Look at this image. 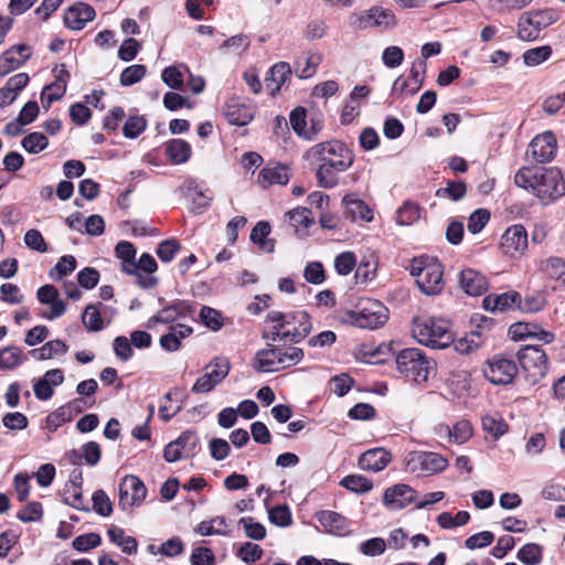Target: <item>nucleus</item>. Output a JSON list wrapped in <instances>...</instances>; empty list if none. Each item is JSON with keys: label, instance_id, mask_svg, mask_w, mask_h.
Masks as SVG:
<instances>
[{"label": "nucleus", "instance_id": "f257e3e1", "mask_svg": "<svg viewBox=\"0 0 565 565\" xmlns=\"http://www.w3.org/2000/svg\"><path fill=\"white\" fill-rule=\"evenodd\" d=\"M316 164L318 186L333 189L339 184V174L354 162L353 151L340 140H328L313 145L305 154Z\"/></svg>", "mask_w": 565, "mask_h": 565}, {"label": "nucleus", "instance_id": "f03ea898", "mask_svg": "<svg viewBox=\"0 0 565 565\" xmlns=\"http://www.w3.org/2000/svg\"><path fill=\"white\" fill-rule=\"evenodd\" d=\"M514 184L541 201L552 202L565 195V179L556 167H522L514 175Z\"/></svg>", "mask_w": 565, "mask_h": 565}, {"label": "nucleus", "instance_id": "7ed1b4c3", "mask_svg": "<svg viewBox=\"0 0 565 565\" xmlns=\"http://www.w3.org/2000/svg\"><path fill=\"white\" fill-rule=\"evenodd\" d=\"M414 339L433 349H445L452 342L448 322L433 317H417L413 320Z\"/></svg>", "mask_w": 565, "mask_h": 565}, {"label": "nucleus", "instance_id": "20e7f679", "mask_svg": "<svg viewBox=\"0 0 565 565\" xmlns=\"http://www.w3.org/2000/svg\"><path fill=\"white\" fill-rule=\"evenodd\" d=\"M409 273L416 277V284L425 295H438L444 288L443 266L434 257H415L409 265Z\"/></svg>", "mask_w": 565, "mask_h": 565}, {"label": "nucleus", "instance_id": "39448f33", "mask_svg": "<svg viewBox=\"0 0 565 565\" xmlns=\"http://www.w3.org/2000/svg\"><path fill=\"white\" fill-rule=\"evenodd\" d=\"M117 257L121 259V270L137 277V284L145 289L157 285V278L152 274L157 270L156 259L148 253H143L139 260H135L137 249H115Z\"/></svg>", "mask_w": 565, "mask_h": 565}, {"label": "nucleus", "instance_id": "423d86ee", "mask_svg": "<svg viewBox=\"0 0 565 565\" xmlns=\"http://www.w3.org/2000/svg\"><path fill=\"white\" fill-rule=\"evenodd\" d=\"M397 370L408 381L415 383L427 382L433 362L429 361L424 352L418 348H407L398 351L395 356Z\"/></svg>", "mask_w": 565, "mask_h": 565}, {"label": "nucleus", "instance_id": "0eeeda50", "mask_svg": "<svg viewBox=\"0 0 565 565\" xmlns=\"http://www.w3.org/2000/svg\"><path fill=\"white\" fill-rule=\"evenodd\" d=\"M518 362L529 385L537 384L547 373L546 352L541 345H525L516 353Z\"/></svg>", "mask_w": 565, "mask_h": 565}, {"label": "nucleus", "instance_id": "6e6552de", "mask_svg": "<svg viewBox=\"0 0 565 565\" xmlns=\"http://www.w3.org/2000/svg\"><path fill=\"white\" fill-rule=\"evenodd\" d=\"M556 21L551 9L525 12L518 21V36L523 41H535L543 29Z\"/></svg>", "mask_w": 565, "mask_h": 565}, {"label": "nucleus", "instance_id": "1a4fd4ad", "mask_svg": "<svg viewBox=\"0 0 565 565\" xmlns=\"http://www.w3.org/2000/svg\"><path fill=\"white\" fill-rule=\"evenodd\" d=\"M205 373L193 384L191 392L209 393L223 382L231 371V362L226 356H216L204 367Z\"/></svg>", "mask_w": 565, "mask_h": 565}, {"label": "nucleus", "instance_id": "9d476101", "mask_svg": "<svg viewBox=\"0 0 565 565\" xmlns=\"http://www.w3.org/2000/svg\"><path fill=\"white\" fill-rule=\"evenodd\" d=\"M519 372L518 364L512 356L497 354L488 360L483 367L484 377L494 385H508L513 382Z\"/></svg>", "mask_w": 565, "mask_h": 565}, {"label": "nucleus", "instance_id": "9b49d317", "mask_svg": "<svg viewBox=\"0 0 565 565\" xmlns=\"http://www.w3.org/2000/svg\"><path fill=\"white\" fill-rule=\"evenodd\" d=\"M386 308L383 307L382 303L374 301L356 311L348 310L343 321L361 329L373 330L382 327L386 322Z\"/></svg>", "mask_w": 565, "mask_h": 565}, {"label": "nucleus", "instance_id": "f8f14e48", "mask_svg": "<svg viewBox=\"0 0 565 565\" xmlns=\"http://www.w3.org/2000/svg\"><path fill=\"white\" fill-rule=\"evenodd\" d=\"M147 488L142 480L134 475L125 476L118 486V507L129 511L139 507L146 499Z\"/></svg>", "mask_w": 565, "mask_h": 565}, {"label": "nucleus", "instance_id": "ddd939ff", "mask_svg": "<svg viewBox=\"0 0 565 565\" xmlns=\"http://www.w3.org/2000/svg\"><path fill=\"white\" fill-rule=\"evenodd\" d=\"M448 467V460L430 451H413L407 457V469L412 472L434 475L444 471Z\"/></svg>", "mask_w": 565, "mask_h": 565}, {"label": "nucleus", "instance_id": "4468645a", "mask_svg": "<svg viewBox=\"0 0 565 565\" xmlns=\"http://www.w3.org/2000/svg\"><path fill=\"white\" fill-rule=\"evenodd\" d=\"M556 152V138L551 131L535 136L527 150V153L537 163H547L552 161L555 158Z\"/></svg>", "mask_w": 565, "mask_h": 565}, {"label": "nucleus", "instance_id": "2eb2a0df", "mask_svg": "<svg viewBox=\"0 0 565 565\" xmlns=\"http://www.w3.org/2000/svg\"><path fill=\"white\" fill-rule=\"evenodd\" d=\"M426 67L427 64L424 60L414 62L408 78L397 77L393 83L392 93L415 95L423 85L424 77L420 74L426 72Z\"/></svg>", "mask_w": 565, "mask_h": 565}, {"label": "nucleus", "instance_id": "dca6fc26", "mask_svg": "<svg viewBox=\"0 0 565 565\" xmlns=\"http://www.w3.org/2000/svg\"><path fill=\"white\" fill-rule=\"evenodd\" d=\"M292 68L287 62L275 63L266 73L264 84L267 93L276 97L282 86L291 79Z\"/></svg>", "mask_w": 565, "mask_h": 565}, {"label": "nucleus", "instance_id": "f3484780", "mask_svg": "<svg viewBox=\"0 0 565 565\" xmlns=\"http://www.w3.org/2000/svg\"><path fill=\"white\" fill-rule=\"evenodd\" d=\"M254 369L258 372H276L284 367L282 349L273 343L255 354Z\"/></svg>", "mask_w": 565, "mask_h": 565}, {"label": "nucleus", "instance_id": "a211bd4d", "mask_svg": "<svg viewBox=\"0 0 565 565\" xmlns=\"http://www.w3.org/2000/svg\"><path fill=\"white\" fill-rule=\"evenodd\" d=\"M31 56V47L26 44L13 45L0 55V77L22 66Z\"/></svg>", "mask_w": 565, "mask_h": 565}, {"label": "nucleus", "instance_id": "6ab92c4d", "mask_svg": "<svg viewBox=\"0 0 565 565\" xmlns=\"http://www.w3.org/2000/svg\"><path fill=\"white\" fill-rule=\"evenodd\" d=\"M291 178L290 168L280 162H268L258 173L257 183L266 189L270 185H286Z\"/></svg>", "mask_w": 565, "mask_h": 565}, {"label": "nucleus", "instance_id": "aec40b11", "mask_svg": "<svg viewBox=\"0 0 565 565\" xmlns=\"http://www.w3.org/2000/svg\"><path fill=\"white\" fill-rule=\"evenodd\" d=\"M70 77L71 74L66 66L61 64L58 74L55 75V81L42 89L41 103L45 109H49L52 103L60 100L65 95Z\"/></svg>", "mask_w": 565, "mask_h": 565}, {"label": "nucleus", "instance_id": "412c9836", "mask_svg": "<svg viewBox=\"0 0 565 565\" xmlns=\"http://www.w3.org/2000/svg\"><path fill=\"white\" fill-rule=\"evenodd\" d=\"M323 530L332 535L345 536L351 533V521L338 512L324 510L316 514Z\"/></svg>", "mask_w": 565, "mask_h": 565}, {"label": "nucleus", "instance_id": "4be33fe9", "mask_svg": "<svg viewBox=\"0 0 565 565\" xmlns=\"http://www.w3.org/2000/svg\"><path fill=\"white\" fill-rule=\"evenodd\" d=\"M95 9L85 2H77L64 12V23L71 30H82L95 19Z\"/></svg>", "mask_w": 565, "mask_h": 565}, {"label": "nucleus", "instance_id": "5701e85b", "mask_svg": "<svg viewBox=\"0 0 565 565\" xmlns=\"http://www.w3.org/2000/svg\"><path fill=\"white\" fill-rule=\"evenodd\" d=\"M416 490L408 484L399 483L384 492V504L393 510H402L416 501Z\"/></svg>", "mask_w": 565, "mask_h": 565}, {"label": "nucleus", "instance_id": "b1692460", "mask_svg": "<svg viewBox=\"0 0 565 565\" xmlns=\"http://www.w3.org/2000/svg\"><path fill=\"white\" fill-rule=\"evenodd\" d=\"M520 292L510 290L502 294H489L482 300V306L490 312H503L508 310H518Z\"/></svg>", "mask_w": 565, "mask_h": 565}, {"label": "nucleus", "instance_id": "393cba45", "mask_svg": "<svg viewBox=\"0 0 565 565\" xmlns=\"http://www.w3.org/2000/svg\"><path fill=\"white\" fill-rule=\"evenodd\" d=\"M284 222L295 234H307L308 228L315 224V217L310 209L297 206L284 214Z\"/></svg>", "mask_w": 565, "mask_h": 565}, {"label": "nucleus", "instance_id": "a878e982", "mask_svg": "<svg viewBox=\"0 0 565 565\" xmlns=\"http://www.w3.org/2000/svg\"><path fill=\"white\" fill-rule=\"evenodd\" d=\"M345 215L352 221L371 222L374 217L373 210L354 194H347L342 199Z\"/></svg>", "mask_w": 565, "mask_h": 565}, {"label": "nucleus", "instance_id": "bb28decb", "mask_svg": "<svg viewBox=\"0 0 565 565\" xmlns=\"http://www.w3.org/2000/svg\"><path fill=\"white\" fill-rule=\"evenodd\" d=\"M392 457L383 448H373L363 452L359 458V466L363 470L379 472L391 461Z\"/></svg>", "mask_w": 565, "mask_h": 565}, {"label": "nucleus", "instance_id": "cd10ccee", "mask_svg": "<svg viewBox=\"0 0 565 565\" xmlns=\"http://www.w3.org/2000/svg\"><path fill=\"white\" fill-rule=\"evenodd\" d=\"M460 285L469 296H480L488 289L487 278L480 271L471 268L461 270Z\"/></svg>", "mask_w": 565, "mask_h": 565}, {"label": "nucleus", "instance_id": "c85d7f7f", "mask_svg": "<svg viewBox=\"0 0 565 565\" xmlns=\"http://www.w3.org/2000/svg\"><path fill=\"white\" fill-rule=\"evenodd\" d=\"M224 116L228 124L241 127L248 125L254 118L252 108L237 99H231L225 105Z\"/></svg>", "mask_w": 565, "mask_h": 565}, {"label": "nucleus", "instance_id": "c756f323", "mask_svg": "<svg viewBox=\"0 0 565 565\" xmlns=\"http://www.w3.org/2000/svg\"><path fill=\"white\" fill-rule=\"evenodd\" d=\"M547 306V292L544 289L520 294L518 310L522 313H537Z\"/></svg>", "mask_w": 565, "mask_h": 565}, {"label": "nucleus", "instance_id": "7c9ffc66", "mask_svg": "<svg viewBox=\"0 0 565 565\" xmlns=\"http://www.w3.org/2000/svg\"><path fill=\"white\" fill-rule=\"evenodd\" d=\"M322 61L320 53L305 52L295 61V74L300 79L312 77Z\"/></svg>", "mask_w": 565, "mask_h": 565}, {"label": "nucleus", "instance_id": "2f4dec72", "mask_svg": "<svg viewBox=\"0 0 565 565\" xmlns=\"http://www.w3.org/2000/svg\"><path fill=\"white\" fill-rule=\"evenodd\" d=\"M191 154L192 147L183 139H171L166 143V156L172 164L186 162Z\"/></svg>", "mask_w": 565, "mask_h": 565}, {"label": "nucleus", "instance_id": "473e14b6", "mask_svg": "<svg viewBox=\"0 0 565 565\" xmlns=\"http://www.w3.org/2000/svg\"><path fill=\"white\" fill-rule=\"evenodd\" d=\"M102 310L106 311L107 306L102 302L88 305L82 313V323L90 332H99L105 328L102 318Z\"/></svg>", "mask_w": 565, "mask_h": 565}, {"label": "nucleus", "instance_id": "72a5a7b5", "mask_svg": "<svg viewBox=\"0 0 565 565\" xmlns=\"http://www.w3.org/2000/svg\"><path fill=\"white\" fill-rule=\"evenodd\" d=\"M108 539L111 543L121 548L122 553L135 555L138 552V542L134 536H126L125 531L118 526H110L107 530Z\"/></svg>", "mask_w": 565, "mask_h": 565}, {"label": "nucleus", "instance_id": "f704fd0d", "mask_svg": "<svg viewBox=\"0 0 565 565\" xmlns=\"http://www.w3.org/2000/svg\"><path fill=\"white\" fill-rule=\"evenodd\" d=\"M500 247H527V232L522 224L508 227L501 237Z\"/></svg>", "mask_w": 565, "mask_h": 565}, {"label": "nucleus", "instance_id": "c9c22d12", "mask_svg": "<svg viewBox=\"0 0 565 565\" xmlns=\"http://www.w3.org/2000/svg\"><path fill=\"white\" fill-rule=\"evenodd\" d=\"M291 335V343H299L309 335L312 330L311 317L307 311H296V324L288 329Z\"/></svg>", "mask_w": 565, "mask_h": 565}, {"label": "nucleus", "instance_id": "e433bc0d", "mask_svg": "<svg viewBox=\"0 0 565 565\" xmlns=\"http://www.w3.org/2000/svg\"><path fill=\"white\" fill-rule=\"evenodd\" d=\"M540 269L551 279L565 286V260L563 258H546L540 263Z\"/></svg>", "mask_w": 565, "mask_h": 565}, {"label": "nucleus", "instance_id": "4c0bfd02", "mask_svg": "<svg viewBox=\"0 0 565 565\" xmlns=\"http://www.w3.org/2000/svg\"><path fill=\"white\" fill-rule=\"evenodd\" d=\"M68 351V347L62 340H52L44 343L40 349L30 351L31 355L38 360H49L55 355H63Z\"/></svg>", "mask_w": 565, "mask_h": 565}, {"label": "nucleus", "instance_id": "58836bf2", "mask_svg": "<svg viewBox=\"0 0 565 565\" xmlns=\"http://www.w3.org/2000/svg\"><path fill=\"white\" fill-rule=\"evenodd\" d=\"M482 428L494 439H499L508 431L509 426L500 415L487 414L482 417Z\"/></svg>", "mask_w": 565, "mask_h": 565}, {"label": "nucleus", "instance_id": "ea45409f", "mask_svg": "<svg viewBox=\"0 0 565 565\" xmlns=\"http://www.w3.org/2000/svg\"><path fill=\"white\" fill-rule=\"evenodd\" d=\"M422 207L419 204L405 201L396 211V222L399 225H412L420 218Z\"/></svg>", "mask_w": 565, "mask_h": 565}, {"label": "nucleus", "instance_id": "a19ab883", "mask_svg": "<svg viewBox=\"0 0 565 565\" xmlns=\"http://www.w3.org/2000/svg\"><path fill=\"white\" fill-rule=\"evenodd\" d=\"M183 451L184 459L193 458L200 447V438L193 430H185L175 439Z\"/></svg>", "mask_w": 565, "mask_h": 565}, {"label": "nucleus", "instance_id": "79ce46f5", "mask_svg": "<svg viewBox=\"0 0 565 565\" xmlns=\"http://www.w3.org/2000/svg\"><path fill=\"white\" fill-rule=\"evenodd\" d=\"M373 18V25L383 28L384 30L393 29L397 24V20L392 10L382 7H372L369 9Z\"/></svg>", "mask_w": 565, "mask_h": 565}, {"label": "nucleus", "instance_id": "37998d69", "mask_svg": "<svg viewBox=\"0 0 565 565\" xmlns=\"http://www.w3.org/2000/svg\"><path fill=\"white\" fill-rule=\"evenodd\" d=\"M340 484L358 494L366 493L373 488L372 481L361 475H348L340 481Z\"/></svg>", "mask_w": 565, "mask_h": 565}, {"label": "nucleus", "instance_id": "c03bdc74", "mask_svg": "<svg viewBox=\"0 0 565 565\" xmlns=\"http://www.w3.org/2000/svg\"><path fill=\"white\" fill-rule=\"evenodd\" d=\"M185 303L182 301H177L170 306L164 307L161 309L153 318L156 322L160 323H172L174 322L179 317L185 315Z\"/></svg>", "mask_w": 565, "mask_h": 565}, {"label": "nucleus", "instance_id": "a18cd8bd", "mask_svg": "<svg viewBox=\"0 0 565 565\" xmlns=\"http://www.w3.org/2000/svg\"><path fill=\"white\" fill-rule=\"evenodd\" d=\"M225 526H227L226 519L224 516H215L200 522L195 531L202 536L226 535V531L222 529Z\"/></svg>", "mask_w": 565, "mask_h": 565}, {"label": "nucleus", "instance_id": "49530a36", "mask_svg": "<svg viewBox=\"0 0 565 565\" xmlns=\"http://www.w3.org/2000/svg\"><path fill=\"white\" fill-rule=\"evenodd\" d=\"M524 565H539L542 562V547L536 543L523 545L516 555Z\"/></svg>", "mask_w": 565, "mask_h": 565}, {"label": "nucleus", "instance_id": "de8ad7c7", "mask_svg": "<svg viewBox=\"0 0 565 565\" xmlns=\"http://www.w3.org/2000/svg\"><path fill=\"white\" fill-rule=\"evenodd\" d=\"M552 47L550 45H543L526 50L523 55V62L527 66H536L547 61L552 55Z\"/></svg>", "mask_w": 565, "mask_h": 565}, {"label": "nucleus", "instance_id": "09e8293b", "mask_svg": "<svg viewBox=\"0 0 565 565\" xmlns=\"http://www.w3.org/2000/svg\"><path fill=\"white\" fill-rule=\"evenodd\" d=\"M147 119L141 115L129 116L124 124L122 134L128 139H135L147 128Z\"/></svg>", "mask_w": 565, "mask_h": 565}, {"label": "nucleus", "instance_id": "8fccbe9b", "mask_svg": "<svg viewBox=\"0 0 565 565\" xmlns=\"http://www.w3.org/2000/svg\"><path fill=\"white\" fill-rule=\"evenodd\" d=\"M75 268L76 259L71 255H65L50 269L49 276L51 279L60 281L64 276L74 271Z\"/></svg>", "mask_w": 565, "mask_h": 565}, {"label": "nucleus", "instance_id": "3c124183", "mask_svg": "<svg viewBox=\"0 0 565 565\" xmlns=\"http://www.w3.org/2000/svg\"><path fill=\"white\" fill-rule=\"evenodd\" d=\"M21 145L29 153H39L49 146V139L42 132H31L22 139Z\"/></svg>", "mask_w": 565, "mask_h": 565}, {"label": "nucleus", "instance_id": "603ef678", "mask_svg": "<svg viewBox=\"0 0 565 565\" xmlns=\"http://www.w3.org/2000/svg\"><path fill=\"white\" fill-rule=\"evenodd\" d=\"M147 73V67L142 64H134L126 67L120 74V85L131 86L140 82Z\"/></svg>", "mask_w": 565, "mask_h": 565}, {"label": "nucleus", "instance_id": "864d4df0", "mask_svg": "<svg viewBox=\"0 0 565 565\" xmlns=\"http://www.w3.org/2000/svg\"><path fill=\"white\" fill-rule=\"evenodd\" d=\"M202 323L212 331H218L223 327L222 315L218 310L203 306L199 315Z\"/></svg>", "mask_w": 565, "mask_h": 565}, {"label": "nucleus", "instance_id": "5fc2aeb1", "mask_svg": "<svg viewBox=\"0 0 565 565\" xmlns=\"http://www.w3.org/2000/svg\"><path fill=\"white\" fill-rule=\"evenodd\" d=\"M102 544V537L99 534L90 532L78 535L74 539L72 546L74 550L85 553Z\"/></svg>", "mask_w": 565, "mask_h": 565}, {"label": "nucleus", "instance_id": "6e6d98bb", "mask_svg": "<svg viewBox=\"0 0 565 565\" xmlns=\"http://www.w3.org/2000/svg\"><path fill=\"white\" fill-rule=\"evenodd\" d=\"M238 524L244 527L245 535L252 540L260 541L266 536L265 526L252 516L241 518Z\"/></svg>", "mask_w": 565, "mask_h": 565}, {"label": "nucleus", "instance_id": "4d7b16f0", "mask_svg": "<svg viewBox=\"0 0 565 565\" xmlns=\"http://www.w3.org/2000/svg\"><path fill=\"white\" fill-rule=\"evenodd\" d=\"M467 193V184L465 181H448L446 188L436 191L437 196H447L452 201L461 200Z\"/></svg>", "mask_w": 565, "mask_h": 565}, {"label": "nucleus", "instance_id": "13d9d810", "mask_svg": "<svg viewBox=\"0 0 565 565\" xmlns=\"http://www.w3.org/2000/svg\"><path fill=\"white\" fill-rule=\"evenodd\" d=\"M22 351L18 347L9 345L4 348V355L0 359V370H12L22 364Z\"/></svg>", "mask_w": 565, "mask_h": 565}, {"label": "nucleus", "instance_id": "bf43d9fd", "mask_svg": "<svg viewBox=\"0 0 565 565\" xmlns=\"http://www.w3.org/2000/svg\"><path fill=\"white\" fill-rule=\"evenodd\" d=\"M92 501L94 511L100 516H109L113 513V504L104 490L94 491Z\"/></svg>", "mask_w": 565, "mask_h": 565}, {"label": "nucleus", "instance_id": "052dcab7", "mask_svg": "<svg viewBox=\"0 0 565 565\" xmlns=\"http://www.w3.org/2000/svg\"><path fill=\"white\" fill-rule=\"evenodd\" d=\"M263 554H264L263 548L259 545L254 544L252 542L243 543L236 553V555L244 563H247V564L255 563V562L259 561L263 557Z\"/></svg>", "mask_w": 565, "mask_h": 565}, {"label": "nucleus", "instance_id": "680f3d73", "mask_svg": "<svg viewBox=\"0 0 565 565\" xmlns=\"http://www.w3.org/2000/svg\"><path fill=\"white\" fill-rule=\"evenodd\" d=\"M356 265V257L354 253L345 250L339 254L334 259L335 271L341 276L349 275Z\"/></svg>", "mask_w": 565, "mask_h": 565}, {"label": "nucleus", "instance_id": "e2e57ef3", "mask_svg": "<svg viewBox=\"0 0 565 565\" xmlns=\"http://www.w3.org/2000/svg\"><path fill=\"white\" fill-rule=\"evenodd\" d=\"M472 436V426L469 420L461 419L451 427L450 441L461 445Z\"/></svg>", "mask_w": 565, "mask_h": 565}, {"label": "nucleus", "instance_id": "0e129e2a", "mask_svg": "<svg viewBox=\"0 0 565 565\" xmlns=\"http://www.w3.org/2000/svg\"><path fill=\"white\" fill-rule=\"evenodd\" d=\"M269 521L280 527L291 524V512L287 505H276L268 511Z\"/></svg>", "mask_w": 565, "mask_h": 565}, {"label": "nucleus", "instance_id": "69168bd1", "mask_svg": "<svg viewBox=\"0 0 565 565\" xmlns=\"http://www.w3.org/2000/svg\"><path fill=\"white\" fill-rule=\"evenodd\" d=\"M43 508L38 501H32L18 512L17 518L24 523L35 522L42 519Z\"/></svg>", "mask_w": 565, "mask_h": 565}, {"label": "nucleus", "instance_id": "338daca9", "mask_svg": "<svg viewBox=\"0 0 565 565\" xmlns=\"http://www.w3.org/2000/svg\"><path fill=\"white\" fill-rule=\"evenodd\" d=\"M305 279L312 285H321L326 280L323 266L320 262H310L303 270Z\"/></svg>", "mask_w": 565, "mask_h": 565}, {"label": "nucleus", "instance_id": "774afa93", "mask_svg": "<svg viewBox=\"0 0 565 565\" xmlns=\"http://www.w3.org/2000/svg\"><path fill=\"white\" fill-rule=\"evenodd\" d=\"M162 82L170 88L179 90L183 87V75L175 66H168L161 73Z\"/></svg>", "mask_w": 565, "mask_h": 565}]
</instances>
